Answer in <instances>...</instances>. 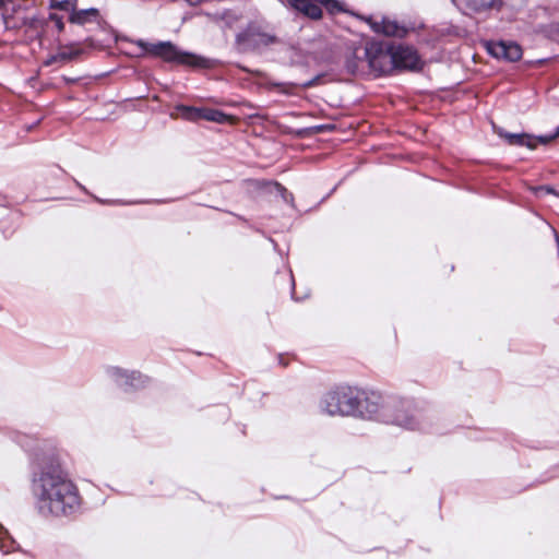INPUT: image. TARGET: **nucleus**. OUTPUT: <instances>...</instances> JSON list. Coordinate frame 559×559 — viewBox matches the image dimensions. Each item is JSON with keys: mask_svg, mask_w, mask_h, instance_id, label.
Masks as SVG:
<instances>
[{"mask_svg": "<svg viewBox=\"0 0 559 559\" xmlns=\"http://www.w3.org/2000/svg\"><path fill=\"white\" fill-rule=\"evenodd\" d=\"M365 56L370 69L376 72H386L393 67L391 47L381 43H368L365 49Z\"/></svg>", "mask_w": 559, "mask_h": 559, "instance_id": "nucleus-6", "label": "nucleus"}, {"mask_svg": "<svg viewBox=\"0 0 559 559\" xmlns=\"http://www.w3.org/2000/svg\"><path fill=\"white\" fill-rule=\"evenodd\" d=\"M108 378L114 380L120 386L136 388L144 383L143 376L138 371H129L119 367L110 366L105 370Z\"/></svg>", "mask_w": 559, "mask_h": 559, "instance_id": "nucleus-11", "label": "nucleus"}, {"mask_svg": "<svg viewBox=\"0 0 559 559\" xmlns=\"http://www.w3.org/2000/svg\"><path fill=\"white\" fill-rule=\"evenodd\" d=\"M83 49L79 44H70L67 46H62L59 48L58 52L53 56H51L47 61L46 64H51L53 62H67L70 60L75 59L82 53Z\"/></svg>", "mask_w": 559, "mask_h": 559, "instance_id": "nucleus-15", "label": "nucleus"}, {"mask_svg": "<svg viewBox=\"0 0 559 559\" xmlns=\"http://www.w3.org/2000/svg\"><path fill=\"white\" fill-rule=\"evenodd\" d=\"M359 404L361 391L342 385L326 392L319 402V408L329 416L356 417L359 415Z\"/></svg>", "mask_w": 559, "mask_h": 559, "instance_id": "nucleus-2", "label": "nucleus"}, {"mask_svg": "<svg viewBox=\"0 0 559 559\" xmlns=\"http://www.w3.org/2000/svg\"><path fill=\"white\" fill-rule=\"evenodd\" d=\"M3 4V0H0V7Z\"/></svg>", "mask_w": 559, "mask_h": 559, "instance_id": "nucleus-23", "label": "nucleus"}, {"mask_svg": "<svg viewBox=\"0 0 559 559\" xmlns=\"http://www.w3.org/2000/svg\"><path fill=\"white\" fill-rule=\"evenodd\" d=\"M558 134H559V129L557 130V132H556L554 135H550V136H539V138H538V140H539L542 143H547V142H549L550 140L555 139Z\"/></svg>", "mask_w": 559, "mask_h": 559, "instance_id": "nucleus-22", "label": "nucleus"}, {"mask_svg": "<svg viewBox=\"0 0 559 559\" xmlns=\"http://www.w3.org/2000/svg\"><path fill=\"white\" fill-rule=\"evenodd\" d=\"M14 540L9 536V533L4 528L0 527V550L7 554L14 550Z\"/></svg>", "mask_w": 559, "mask_h": 559, "instance_id": "nucleus-18", "label": "nucleus"}, {"mask_svg": "<svg viewBox=\"0 0 559 559\" xmlns=\"http://www.w3.org/2000/svg\"><path fill=\"white\" fill-rule=\"evenodd\" d=\"M50 19L55 22V24H56L57 28H58L59 31H62V28H63L62 17H61V16H59V15H57V14H51V15H50Z\"/></svg>", "mask_w": 559, "mask_h": 559, "instance_id": "nucleus-21", "label": "nucleus"}, {"mask_svg": "<svg viewBox=\"0 0 559 559\" xmlns=\"http://www.w3.org/2000/svg\"><path fill=\"white\" fill-rule=\"evenodd\" d=\"M238 40L243 41L248 47L261 48L273 44L276 38L270 32L251 26L243 34L238 36Z\"/></svg>", "mask_w": 559, "mask_h": 559, "instance_id": "nucleus-12", "label": "nucleus"}, {"mask_svg": "<svg viewBox=\"0 0 559 559\" xmlns=\"http://www.w3.org/2000/svg\"><path fill=\"white\" fill-rule=\"evenodd\" d=\"M66 12H69V20L72 22V23H76V24H84L86 23L87 21H90L91 19H94L96 17L97 15V10L96 9H86V10H81V11H75V3L73 4V9L72 10H64Z\"/></svg>", "mask_w": 559, "mask_h": 559, "instance_id": "nucleus-17", "label": "nucleus"}, {"mask_svg": "<svg viewBox=\"0 0 559 559\" xmlns=\"http://www.w3.org/2000/svg\"><path fill=\"white\" fill-rule=\"evenodd\" d=\"M465 14L480 12L496 7L501 0H452Z\"/></svg>", "mask_w": 559, "mask_h": 559, "instance_id": "nucleus-14", "label": "nucleus"}, {"mask_svg": "<svg viewBox=\"0 0 559 559\" xmlns=\"http://www.w3.org/2000/svg\"><path fill=\"white\" fill-rule=\"evenodd\" d=\"M139 46L151 55L159 57L168 62H176L193 67H199L202 64V60L198 56L178 49L170 41H159L156 44L139 41Z\"/></svg>", "mask_w": 559, "mask_h": 559, "instance_id": "nucleus-4", "label": "nucleus"}, {"mask_svg": "<svg viewBox=\"0 0 559 559\" xmlns=\"http://www.w3.org/2000/svg\"><path fill=\"white\" fill-rule=\"evenodd\" d=\"M288 4L311 19H320L322 15L321 7H325L329 11L340 10L334 0H288Z\"/></svg>", "mask_w": 559, "mask_h": 559, "instance_id": "nucleus-7", "label": "nucleus"}, {"mask_svg": "<svg viewBox=\"0 0 559 559\" xmlns=\"http://www.w3.org/2000/svg\"><path fill=\"white\" fill-rule=\"evenodd\" d=\"M534 192L536 195H538L540 192H546V193L555 194L559 198V191H556L551 187H537V188H534Z\"/></svg>", "mask_w": 559, "mask_h": 559, "instance_id": "nucleus-20", "label": "nucleus"}, {"mask_svg": "<svg viewBox=\"0 0 559 559\" xmlns=\"http://www.w3.org/2000/svg\"><path fill=\"white\" fill-rule=\"evenodd\" d=\"M32 493L38 512L45 516H68L81 507L76 485L58 464L45 465L34 475Z\"/></svg>", "mask_w": 559, "mask_h": 559, "instance_id": "nucleus-1", "label": "nucleus"}, {"mask_svg": "<svg viewBox=\"0 0 559 559\" xmlns=\"http://www.w3.org/2000/svg\"><path fill=\"white\" fill-rule=\"evenodd\" d=\"M392 403L397 404L389 411L385 424H392L407 430H424L426 423L414 403L407 399L392 397Z\"/></svg>", "mask_w": 559, "mask_h": 559, "instance_id": "nucleus-3", "label": "nucleus"}, {"mask_svg": "<svg viewBox=\"0 0 559 559\" xmlns=\"http://www.w3.org/2000/svg\"><path fill=\"white\" fill-rule=\"evenodd\" d=\"M74 0H51V7L60 10H72Z\"/></svg>", "mask_w": 559, "mask_h": 559, "instance_id": "nucleus-19", "label": "nucleus"}, {"mask_svg": "<svg viewBox=\"0 0 559 559\" xmlns=\"http://www.w3.org/2000/svg\"><path fill=\"white\" fill-rule=\"evenodd\" d=\"M177 110L180 115L188 120H199L204 119L207 121H213L217 123H226L230 120V117L225 112L212 109V108H195L188 106H178Z\"/></svg>", "mask_w": 559, "mask_h": 559, "instance_id": "nucleus-8", "label": "nucleus"}, {"mask_svg": "<svg viewBox=\"0 0 559 559\" xmlns=\"http://www.w3.org/2000/svg\"><path fill=\"white\" fill-rule=\"evenodd\" d=\"M501 138H504L510 144L514 145H525L530 148L535 147V139L528 134H518V133H508V132H499Z\"/></svg>", "mask_w": 559, "mask_h": 559, "instance_id": "nucleus-16", "label": "nucleus"}, {"mask_svg": "<svg viewBox=\"0 0 559 559\" xmlns=\"http://www.w3.org/2000/svg\"><path fill=\"white\" fill-rule=\"evenodd\" d=\"M392 63L395 68L416 70L420 68L421 61L417 51L408 46H391Z\"/></svg>", "mask_w": 559, "mask_h": 559, "instance_id": "nucleus-9", "label": "nucleus"}, {"mask_svg": "<svg viewBox=\"0 0 559 559\" xmlns=\"http://www.w3.org/2000/svg\"><path fill=\"white\" fill-rule=\"evenodd\" d=\"M396 405L397 404L392 403V397L384 401L377 393L367 394L361 391V404H359V415L357 417L385 424L386 419L383 416H388L389 411Z\"/></svg>", "mask_w": 559, "mask_h": 559, "instance_id": "nucleus-5", "label": "nucleus"}, {"mask_svg": "<svg viewBox=\"0 0 559 559\" xmlns=\"http://www.w3.org/2000/svg\"><path fill=\"white\" fill-rule=\"evenodd\" d=\"M488 52L497 58L506 61L514 62L521 59L522 49L513 41H492L487 44Z\"/></svg>", "mask_w": 559, "mask_h": 559, "instance_id": "nucleus-10", "label": "nucleus"}, {"mask_svg": "<svg viewBox=\"0 0 559 559\" xmlns=\"http://www.w3.org/2000/svg\"><path fill=\"white\" fill-rule=\"evenodd\" d=\"M367 22L373 32L383 34L385 36L402 37L406 33V29L403 26L388 17L371 16L367 20Z\"/></svg>", "mask_w": 559, "mask_h": 559, "instance_id": "nucleus-13", "label": "nucleus"}]
</instances>
